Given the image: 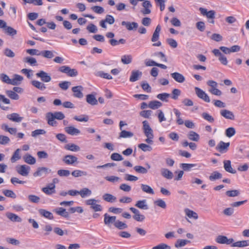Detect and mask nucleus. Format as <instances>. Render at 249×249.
Returning a JSON list of instances; mask_svg holds the SVG:
<instances>
[{"label":"nucleus","mask_w":249,"mask_h":249,"mask_svg":"<svg viewBox=\"0 0 249 249\" xmlns=\"http://www.w3.org/2000/svg\"><path fill=\"white\" fill-rule=\"evenodd\" d=\"M7 95L13 100H18L19 98V95L13 90H7L6 91Z\"/></svg>","instance_id":"obj_45"},{"label":"nucleus","mask_w":249,"mask_h":249,"mask_svg":"<svg viewBox=\"0 0 249 249\" xmlns=\"http://www.w3.org/2000/svg\"><path fill=\"white\" fill-rule=\"evenodd\" d=\"M138 147L144 152L151 151L152 150V148L151 146L145 143L139 144Z\"/></svg>","instance_id":"obj_62"},{"label":"nucleus","mask_w":249,"mask_h":249,"mask_svg":"<svg viewBox=\"0 0 249 249\" xmlns=\"http://www.w3.org/2000/svg\"><path fill=\"white\" fill-rule=\"evenodd\" d=\"M146 203V200L145 199L139 200L136 202L135 206L141 209L147 210L148 209V207Z\"/></svg>","instance_id":"obj_35"},{"label":"nucleus","mask_w":249,"mask_h":249,"mask_svg":"<svg viewBox=\"0 0 249 249\" xmlns=\"http://www.w3.org/2000/svg\"><path fill=\"white\" fill-rule=\"evenodd\" d=\"M230 143L225 142L223 141H220L216 147V149L221 153H225L227 152L229 149Z\"/></svg>","instance_id":"obj_4"},{"label":"nucleus","mask_w":249,"mask_h":249,"mask_svg":"<svg viewBox=\"0 0 249 249\" xmlns=\"http://www.w3.org/2000/svg\"><path fill=\"white\" fill-rule=\"evenodd\" d=\"M64 130L66 133L71 135H77L80 133L79 129L72 126L66 127Z\"/></svg>","instance_id":"obj_28"},{"label":"nucleus","mask_w":249,"mask_h":249,"mask_svg":"<svg viewBox=\"0 0 249 249\" xmlns=\"http://www.w3.org/2000/svg\"><path fill=\"white\" fill-rule=\"evenodd\" d=\"M71 175L74 177L77 178L83 176H87V172L86 171H83L79 170H76L72 172Z\"/></svg>","instance_id":"obj_51"},{"label":"nucleus","mask_w":249,"mask_h":249,"mask_svg":"<svg viewBox=\"0 0 249 249\" xmlns=\"http://www.w3.org/2000/svg\"><path fill=\"white\" fill-rule=\"evenodd\" d=\"M220 115L227 119L234 120L235 119L234 115L232 112L227 109H222L220 110Z\"/></svg>","instance_id":"obj_18"},{"label":"nucleus","mask_w":249,"mask_h":249,"mask_svg":"<svg viewBox=\"0 0 249 249\" xmlns=\"http://www.w3.org/2000/svg\"><path fill=\"white\" fill-rule=\"evenodd\" d=\"M2 102L5 104H9L10 103V101L8 98H6L4 95L0 94V107L1 109L4 110H7L8 108L7 107H5L1 105V103Z\"/></svg>","instance_id":"obj_37"},{"label":"nucleus","mask_w":249,"mask_h":249,"mask_svg":"<svg viewBox=\"0 0 249 249\" xmlns=\"http://www.w3.org/2000/svg\"><path fill=\"white\" fill-rule=\"evenodd\" d=\"M77 160V158L73 155H67L63 157L62 160L67 165H73L78 162Z\"/></svg>","instance_id":"obj_5"},{"label":"nucleus","mask_w":249,"mask_h":249,"mask_svg":"<svg viewBox=\"0 0 249 249\" xmlns=\"http://www.w3.org/2000/svg\"><path fill=\"white\" fill-rule=\"evenodd\" d=\"M142 6L144 8L141 10V12L143 15H148L151 13L150 8H152V5L149 0H145L142 3Z\"/></svg>","instance_id":"obj_8"},{"label":"nucleus","mask_w":249,"mask_h":249,"mask_svg":"<svg viewBox=\"0 0 249 249\" xmlns=\"http://www.w3.org/2000/svg\"><path fill=\"white\" fill-rule=\"evenodd\" d=\"M222 178V175L218 171H213L209 176V179L212 181H215L216 179H221Z\"/></svg>","instance_id":"obj_34"},{"label":"nucleus","mask_w":249,"mask_h":249,"mask_svg":"<svg viewBox=\"0 0 249 249\" xmlns=\"http://www.w3.org/2000/svg\"><path fill=\"white\" fill-rule=\"evenodd\" d=\"M240 192L238 190H232L227 191L226 195L229 197H234L239 196Z\"/></svg>","instance_id":"obj_59"},{"label":"nucleus","mask_w":249,"mask_h":249,"mask_svg":"<svg viewBox=\"0 0 249 249\" xmlns=\"http://www.w3.org/2000/svg\"><path fill=\"white\" fill-rule=\"evenodd\" d=\"M55 185L53 184H50L49 185L42 189V191L48 195H51L55 192Z\"/></svg>","instance_id":"obj_23"},{"label":"nucleus","mask_w":249,"mask_h":249,"mask_svg":"<svg viewBox=\"0 0 249 249\" xmlns=\"http://www.w3.org/2000/svg\"><path fill=\"white\" fill-rule=\"evenodd\" d=\"M142 72L139 70H133L131 72L129 81L132 82L138 80L142 76Z\"/></svg>","instance_id":"obj_16"},{"label":"nucleus","mask_w":249,"mask_h":249,"mask_svg":"<svg viewBox=\"0 0 249 249\" xmlns=\"http://www.w3.org/2000/svg\"><path fill=\"white\" fill-rule=\"evenodd\" d=\"M152 56H158L160 57L161 60L165 62L167 61V59L166 55L161 52H155L152 54Z\"/></svg>","instance_id":"obj_53"},{"label":"nucleus","mask_w":249,"mask_h":249,"mask_svg":"<svg viewBox=\"0 0 249 249\" xmlns=\"http://www.w3.org/2000/svg\"><path fill=\"white\" fill-rule=\"evenodd\" d=\"M104 222L106 225L108 227H110L111 224H114V225H115V223L116 222V216H110L106 213L104 214Z\"/></svg>","instance_id":"obj_14"},{"label":"nucleus","mask_w":249,"mask_h":249,"mask_svg":"<svg viewBox=\"0 0 249 249\" xmlns=\"http://www.w3.org/2000/svg\"><path fill=\"white\" fill-rule=\"evenodd\" d=\"M38 213L41 216H43L50 220H53L54 218L53 213L51 212L48 211L45 209H39Z\"/></svg>","instance_id":"obj_22"},{"label":"nucleus","mask_w":249,"mask_h":249,"mask_svg":"<svg viewBox=\"0 0 249 249\" xmlns=\"http://www.w3.org/2000/svg\"><path fill=\"white\" fill-rule=\"evenodd\" d=\"M83 89L84 88L82 86L72 87L71 90L73 92V96L78 98H82L83 97V94L82 92Z\"/></svg>","instance_id":"obj_15"},{"label":"nucleus","mask_w":249,"mask_h":249,"mask_svg":"<svg viewBox=\"0 0 249 249\" xmlns=\"http://www.w3.org/2000/svg\"><path fill=\"white\" fill-rule=\"evenodd\" d=\"M160 172L161 176L167 179H171L173 177V173L168 169L161 168Z\"/></svg>","instance_id":"obj_31"},{"label":"nucleus","mask_w":249,"mask_h":249,"mask_svg":"<svg viewBox=\"0 0 249 249\" xmlns=\"http://www.w3.org/2000/svg\"><path fill=\"white\" fill-rule=\"evenodd\" d=\"M52 172L51 169L46 167H39L33 174L35 177H41L43 174L47 175Z\"/></svg>","instance_id":"obj_6"},{"label":"nucleus","mask_w":249,"mask_h":249,"mask_svg":"<svg viewBox=\"0 0 249 249\" xmlns=\"http://www.w3.org/2000/svg\"><path fill=\"white\" fill-rule=\"evenodd\" d=\"M6 117L10 120L17 123L21 122L23 119V117H20L19 114L16 113H13L12 114H8Z\"/></svg>","instance_id":"obj_26"},{"label":"nucleus","mask_w":249,"mask_h":249,"mask_svg":"<svg viewBox=\"0 0 249 249\" xmlns=\"http://www.w3.org/2000/svg\"><path fill=\"white\" fill-rule=\"evenodd\" d=\"M201 14L204 16H206L208 18L210 19H214L215 18V12L214 10H210L207 11L206 8L200 7L199 9Z\"/></svg>","instance_id":"obj_11"},{"label":"nucleus","mask_w":249,"mask_h":249,"mask_svg":"<svg viewBox=\"0 0 249 249\" xmlns=\"http://www.w3.org/2000/svg\"><path fill=\"white\" fill-rule=\"evenodd\" d=\"M227 237L224 235H218L215 239V241L221 244H226Z\"/></svg>","instance_id":"obj_56"},{"label":"nucleus","mask_w":249,"mask_h":249,"mask_svg":"<svg viewBox=\"0 0 249 249\" xmlns=\"http://www.w3.org/2000/svg\"><path fill=\"white\" fill-rule=\"evenodd\" d=\"M30 169V166L26 165H21L16 167L17 172L22 176H28Z\"/></svg>","instance_id":"obj_9"},{"label":"nucleus","mask_w":249,"mask_h":249,"mask_svg":"<svg viewBox=\"0 0 249 249\" xmlns=\"http://www.w3.org/2000/svg\"><path fill=\"white\" fill-rule=\"evenodd\" d=\"M114 226L116 228L121 230L127 229L128 227L127 224L119 220H116V222L115 223Z\"/></svg>","instance_id":"obj_47"},{"label":"nucleus","mask_w":249,"mask_h":249,"mask_svg":"<svg viewBox=\"0 0 249 249\" xmlns=\"http://www.w3.org/2000/svg\"><path fill=\"white\" fill-rule=\"evenodd\" d=\"M235 129L232 127H229L225 130V135L229 138L232 137L235 135Z\"/></svg>","instance_id":"obj_54"},{"label":"nucleus","mask_w":249,"mask_h":249,"mask_svg":"<svg viewBox=\"0 0 249 249\" xmlns=\"http://www.w3.org/2000/svg\"><path fill=\"white\" fill-rule=\"evenodd\" d=\"M103 199L107 202L112 203L116 200V197L110 194L106 193L103 196Z\"/></svg>","instance_id":"obj_40"},{"label":"nucleus","mask_w":249,"mask_h":249,"mask_svg":"<svg viewBox=\"0 0 249 249\" xmlns=\"http://www.w3.org/2000/svg\"><path fill=\"white\" fill-rule=\"evenodd\" d=\"M46 118L49 125L52 126H56L57 123L55 121V119L54 117L53 112H49L47 113L46 114Z\"/></svg>","instance_id":"obj_17"},{"label":"nucleus","mask_w":249,"mask_h":249,"mask_svg":"<svg viewBox=\"0 0 249 249\" xmlns=\"http://www.w3.org/2000/svg\"><path fill=\"white\" fill-rule=\"evenodd\" d=\"M2 193L6 196L12 198H15L17 196L16 194L11 190H3L2 191Z\"/></svg>","instance_id":"obj_52"},{"label":"nucleus","mask_w":249,"mask_h":249,"mask_svg":"<svg viewBox=\"0 0 249 249\" xmlns=\"http://www.w3.org/2000/svg\"><path fill=\"white\" fill-rule=\"evenodd\" d=\"M187 136L190 140L195 142H197L199 139V135L193 131H190Z\"/></svg>","instance_id":"obj_39"},{"label":"nucleus","mask_w":249,"mask_h":249,"mask_svg":"<svg viewBox=\"0 0 249 249\" xmlns=\"http://www.w3.org/2000/svg\"><path fill=\"white\" fill-rule=\"evenodd\" d=\"M181 94V90L178 89H174L172 91V94L170 96L174 100H177Z\"/></svg>","instance_id":"obj_43"},{"label":"nucleus","mask_w":249,"mask_h":249,"mask_svg":"<svg viewBox=\"0 0 249 249\" xmlns=\"http://www.w3.org/2000/svg\"><path fill=\"white\" fill-rule=\"evenodd\" d=\"M132 58L131 55H124L121 57V61L124 64H128L131 63Z\"/></svg>","instance_id":"obj_49"},{"label":"nucleus","mask_w":249,"mask_h":249,"mask_svg":"<svg viewBox=\"0 0 249 249\" xmlns=\"http://www.w3.org/2000/svg\"><path fill=\"white\" fill-rule=\"evenodd\" d=\"M54 211L58 214L61 216H63L66 218L68 219L69 218V214L68 212L66 211V209L59 207L54 210Z\"/></svg>","instance_id":"obj_29"},{"label":"nucleus","mask_w":249,"mask_h":249,"mask_svg":"<svg viewBox=\"0 0 249 249\" xmlns=\"http://www.w3.org/2000/svg\"><path fill=\"white\" fill-rule=\"evenodd\" d=\"M97 201L95 199H89L86 201V204L87 205H90V208L93 209L95 212L101 211L102 210V207L101 205L96 204Z\"/></svg>","instance_id":"obj_2"},{"label":"nucleus","mask_w":249,"mask_h":249,"mask_svg":"<svg viewBox=\"0 0 249 249\" xmlns=\"http://www.w3.org/2000/svg\"><path fill=\"white\" fill-rule=\"evenodd\" d=\"M141 186V189L143 192H145L148 194H152V195L154 194V192L153 189L149 185L142 184Z\"/></svg>","instance_id":"obj_42"},{"label":"nucleus","mask_w":249,"mask_h":249,"mask_svg":"<svg viewBox=\"0 0 249 249\" xmlns=\"http://www.w3.org/2000/svg\"><path fill=\"white\" fill-rule=\"evenodd\" d=\"M23 61L29 64L31 66H37V61L35 58L27 56L23 58Z\"/></svg>","instance_id":"obj_38"},{"label":"nucleus","mask_w":249,"mask_h":249,"mask_svg":"<svg viewBox=\"0 0 249 249\" xmlns=\"http://www.w3.org/2000/svg\"><path fill=\"white\" fill-rule=\"evenodd\" d=\"M40 55L47 58H52L54 56L52 51L49 50H44L40 52Z\"/></svg>","instance_id":"obj_46"},{"label":"nucleus","mask_w":249,"mask_h":249,"mask_svg":"<svg viewBox=\"0 0 249 249\" xmlns=\"http://www.w3.org/2000/svg\"><path fill=\"white\" fill-rule=\"evenodd\" d=\"M36 75L37 77L40 78L41 80L43 82H49L52 79L51 76L43 71H39L36 73Z\"/></svg>","instance_id":"obj_10"},{"label":"nucleus","mask_w":249,"mask_h":249,"mask_svg":"<svg viewBox=\"0 0 249 249\" xmlns=\"http://www.w3.org/2000/svg\"><path fill=\"white\" fill-rule=\"evenodd\" d=\"M196 94L199 98L202 99L207 103L210 102V99L209 96L203 90L198 87L195 88Z\"/></svg>","instance_id":"obj_3"},{"label":"nucleus","mask_w":249,"mask_h":249,"mask_svg":"<svg viewBox=\"0 0 249 249\" xmlns=\"http://www.w3.org/2000/svg\"><path fill=\"white\" fill-rule=\"evenodd\" d=\"M6 217L10 219L11 221L15 222H21L22 219L18 215L10 212H7L5 214Z\"/></svg>","instance_id":"obj_21"},{"label":"nucleus","mask_w":249,"mask_h":249,"mask_svg":"<svg viewBox=\"0 0 249 249\" xmlns=\"http://www.w3.org/2000/svg\"><path fill=\"white\" fill-rule=\"evenodd\" d=\"M122 26H125L126 29L128 31L136 30L138 28V24L136 22H129L123 21L121 22Z\"/></svg>","instance_id":"obj_12"},{"label":"nucleus","mask_w":249,"mask_h":249,"mask_svg":"<svg viewBox=\"0 0 249 249\" xmlns=\"http://www.w3.org/2000/svg\"><path fill=\"white\" fill-rule=\"evenodd\" d=\"M133 135L134 134L132 132L123 130L120 133L119 137L124 138H130L133 137Z\"/></svg>","instance_id":"obj_50"},{"label":"nucleus","mask_w":249,"mask_h":249,"mask_svg":"<svg viewBox=\"0 0 249 249\" xmlns=\"http://www.w3.org/2000/svg\"><path fill=\"white\" fill-rule=\"evenodd\" d=\"M58 71L70 77H75L78 75V71L76 69H71L68 66H61L59 68Z\"/></svg>","instance_id":"obj_1"},{"label":"nucleus","mask_w":249,"mask_h":249,"mask_svg":"<svg viewBox=\"0 0 249 249\" xmlns=\"http://www.w3.org/2000/svg\"><path fill=\"white\" fill-rule=\"evenodd\" d=\"M71 82L69 81H62L59 83V87L63 90H66L71 85Z\"/></svg>","instance_id":"obj_64"},{"label":"nucleus","mask_w":249,"mask_h":249,"mask_svg":"<svg viewBox=\"0 0 249 249\" xmlns=\"http://www.w3.org/2000/svg\"><path fill=\"white\" fill-rule=\"evenodd\" d=\"M135 171L141 174H146L147 173V170L144 167L137 165L134 167Z\"/></svg>","instance_id":"obj_63"},{"label":"nucleus","mask_w":249,"mask_h":249,"mask_svg":"<svg viewBox=\"0 0 249 249\" xmlns=\"http://www.w3.org/2000/svg\"><path fill=\"white\" fill-rule=\"evenodd\" d=\"M82 198H84L87 196H89L91 194L90 190L87 188H84L79 191V193Z\"/></svg>","instance_id":"obj_41"},{"label":"nucleus","mask_w":249,"mask_h":249,"mask_svg":"<svg viewBox=\"0 0 249 249\" xmlns=\"http://www.w3.org/2000/svg\"><path fill=\"white\" fill-rule=\"evenodd\" d=\"M129 210L134 213L133 218L137 221L142 222L145 219V216L140 213V211L133 207L130 208Z\"/></svg>","instance_id":"obj_7"},{"label":"nucleus","mask_w":249,"mask_h":249,"mask_svg":"<svg viewBox=\"0 0 249 249\" xmlns=\"http://www.w3.org/2000/svg\"><path fill=\"white\" fill-rule=\"evenodd\" d=\"M170 97V94L168 93H160L157 95V98L163 102H167L168 101L167 98Z\"/></svg>","instance_id":"obj_48"},{"label":"nucleus","mask_w":249,"mask_h":249,"mask_svg":"<svg viewBox=\"0 0 249 249\" xmlns=\"http://www.w3.org/2000/svg\"><path fill=\"white\" fill-rule=\"evenodd\" d=\"M19 149H17L14 153L11 159V160L12 162H14L16 160H18L20 159L21 157L19 155V152H20Z\"/></svg>","instance_id":"obj_55"},{"label":"nucleus","mask_w":249,"mask_h":249,"mask_svg":"<svg viewBox=\"0 0 249 249\" xmlns=\"http://www.w3.org/2000/svg\"><path fill=\"white\" fill-rule=\"evenodd\" d=\"M185 212L186 213V214L189 217V218H194L195 219H197L198 217L197 214L194 212V211L189 210V209H185Z\"/></svg>","instance_id":"obj_57"},{"label":"nucleus","mask_w":249,"mask_h":249,"mask_svg":"<svg viewBox=\"0 0 249 249\" xmlns=\"http://www.w3.org/2000/svg\"><path fill=\"white\" fill-rule=\"evenodd\" d=\"M14 78L11 79V85L18 86L20 84L21 82L23 80V77L18 74H15Z\"/></svg>","instance_id":"obj_27"},{"label":"nucleus","mask_w":249,"mask_h":249,"mask_svg":"<svg viewBox=\"0 0 249 249\" xmlns=\"http://www.w3.org/2000/svg\"><path fill=\"white\" fill-rule=\"evenodd\" d=\"M23 159L26 163L31 165L35 164L36 162L35 158L28 153L26 154L23 157Z\"/></svg>","instance_id":"obj_30"},{"label":"nucleus","mask_w":249,"mask_h":249,"mask_svg":"<svg viewBox=\"0 0 249 249\" xmlns=\"http://www.w3.org/2000/svg\"><path fill=\"white\" fill-rule=\"evenodd\" d=\"M31 83L33 86L40 90H44L46 89L45 85L38 81L33 80Z\"/></svg>","instance_id":"obj_33"},{"label":"nucleus","mask_w":249,"mask_h":249,"mask_svg":"<svg viewBox=\"0 0 249 249\" xmlns=\"http://www.w3.org/2000/svg\"><path fill=\"white\" fill-rule=\"evenodd\" d=\"M201 116L204 119L210 123H213L214 121L213 117L207 112H203L201 114Z\"/></svg>","instance_id":"obj_58"},{"label":"nucleus","mask_w":249,"mask_h":249,"mask_svg":"<svg viewBox=\"0 0 249 249\" xmlns=\"http://www.w3.org/2000/svg\"><path fill=\"white\" fill-rule=\"evenodd\" d=\"M200 165H197V164H192V163H181L180 167L182 168L183 171H189L192 168L197 167L196 169H199L201 167Z\"/></svg>","instance_id":"obj_25"},{"label":"nucleus","mask_w":249,"mask_h":249,"mask_svg":"<svg viewBox=\"0 0 249 249\" xmlns=\"http://www.w3.org/2000/svg\"><path fill=\"white\" fill-rule=\"evenodd\" d=\"M162 103L157 100L150 101L148 104V107L152 109H156L162 106Z\"/></svg>","instance_id":"obj_32"},{"label":"nucleus","mask_w":249,"mask_h":249,"mask_svg":"<svg viewBox=\"0 0 249 249\" xmlns=\"http://www.w3.org/2000/svg\"><path fill=\"white\" fill-rule=\"evenodd\" d=\"M171 76L177 82L182 83L185 81V77L181 73L175 72L171 73Z\"/></svg>","instance_id":"obj_19"},{"label":"nucleus","mask_w":249,"mask_h":249,"mask_svg":"<svg viewBox=\"0 0 249 249\" xmlns=\"http://www.w3.org/2000/svg\"><path fill=\"white\" fill-rule=\"evenodd\" d=\"M142 129L145 136H154L153 131L147 121L144 120L142 122Z\"/></svg>","instance_id":"obj_13"},{"label":"nucleus","mask_w":249,"mask_h":249,"mask_svg":"<svg viewBox=\"0 0 249 249\" xmlns=\"http://www.w3.org/2000/svg\"><path fill=\"white\" fill-rule=\"evenodd\" d=\"M64 148L67 150L73 152H77L80 150V148L78 145L73 143H69L65 145Z\"/></svg>","instance_id":"obj_36"},{"label":"nucleus","mask_w":249,"mask_h":249,"mask_svg":"<svg viewBox=\"0 0 249 249\" xmlns=\"http://www.w3.org/2000/svg\"><path fill=\"white\" fill-rule=\"evenodd\" d=\"M86 102L91 106H95L98 104V100L93 94H89L86 95Z\"/></svg>","instance_id":"obj_20"},{"label":"nucleus","mask_w":249,"mask_h":249,"mask_svg":"<svg viewBox=\"0 0 249 249\" xmlns=\"http://www.w3.org/2000/svg\"><path fill=\"white\" fill-rule=\"evenodd\" d=\"M223 163L224 168L226 171L231 174H235L236 173V171L231 167V160H225L223 161Z\"/></svg>","instance_id":"obj_24"},{"label":"nucleus","mask_w":249,"mask_h":249,"mask_svg":"<svg viewBox=\"0 0 249 249\" xmlns=\"http://www.w3.org/2000/svg\"><path fill=\"white\" fill-rule=\"evenodd\" d=\"M110 158L114 161H121L124 158L122 156L118 153H113L111 154Z\"/></svg>","instance_id":"obj_60"},{"label":"nucleus","mask_w":249,"mask_h":249,"mask_svg":"<svg viewBox=\"0 0 249 249\" xmlns=\"http://www.w3.org/2000/svg\"><path fill=\"white\" fill-rule=\"evenodd\" d=\"M141 87L143 90L146 91L147 92H151V88L146 81H144L142 82Z\"/></svg>","instance_id":"obj_61"},{"label":"nucleus","mask_w":249,"mask_h":249,"mask_svg":"<svg viewBox=\"0 0 249 249\" xmlns=\"http://www.w3.org/2000/svg\"><path fill=\"white\" fill-rule=\"evenodd\" d=\"M4 30L5 33L11 36H14L17 33L16 30L10 26H7V25L6 27L4 28Z\"/></svg>","instance_id":"obj_44"}]
</instances>
